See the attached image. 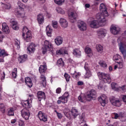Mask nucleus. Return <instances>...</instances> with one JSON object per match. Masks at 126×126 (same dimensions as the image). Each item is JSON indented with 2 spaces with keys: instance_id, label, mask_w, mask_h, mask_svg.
Segmentation results:
<instances>
[{
  "instance_id": "obj_27",
  "label": "nucleus",
  "mask_w": 126,
  "mask_h": 126,
  "mask_svg": "<svg viewBox=\"0 0 126 126\" xmlns=\"http://www.w3.org/2000/svg\"><path fill=\"white\" fill-rule=\"evenodd\" d=\"M113 60L115 62V63H118V62H120L123 61L124 59L119 54H115L113 56Z\"/></svg>"
},
{
  "instance_id": "obj_22",
  "label": "nucleus",
  "mask_w": 126,
  "mask_h": 126,
  "mask_svg": "<svg viewBox=\"0 0 126 126\" xmlns=\"http://www.w3.org/2000/svg\"><path fill=\"white\" fill-rule=\"evenodd\" d=\"M37 97L39 101H41L44 99H46V94L42 91H39L37 94Z\"/></svg>"
},
{
  "instance_id": "obj_55",
  "label": "nucleus",
  "mask_w": 126,
  "mask_h": 126,
  "mask_svg": "<svg viewBox=\"0 0 126 126\" xmlns=\"http://www.w3.org/2000/svg\"><path fill=\"white\" fill-rule=\"evenodd\" d=\"M52 26L54 27V28H58V22L53 21L52 22Z\"/></svg>"
},
{
  "instance_id": "obj_32",
  "label": "nucleus",
  "mask_w": 126,
  "mask_h": 126,
  "mask_svg": "<svg viewBox=\"0 0 126 126\" xmlns=\"http://www.w3.org/2000/svg\"><path fill=\"white\" fill-rule=\"evenodd\" d=\"M78 99L80 102H82V103H85L86 101H88V100H87V96L86 97L85 95L84 94H81L79 95Z\"/></svg>"
},
{
  "instance_id": "obj_3",
  "label": "nucleus",
  "mask_w": 126,
  "mask_h": 126,
  "mask_svg": "<svg viewBox=\"0 0 126 126\" xmlns=\"http://www.w3.org/2000/svg\"><path fill=\"white\" fill-rule=\"evenodd\" d=\"M120 52L124 56H126V38L122 36L117 39Z\"/></svg>"
},
{
  "instance_id": "obj_29",
  "label": "nucleus",
  "mask_w": 126,
  "mask_h": 126,
  "mask_svg": "<svg viewBox=\"0 0 126 126\" xmlns=\"http://www.w3.org/2000/svg\"><path fill=\"white\" fill-rule=\"evenodd\" d=\"M40 84L42 85L43 87H45V86L47 85L46 77H45V75L42 74L40 76Z\"/></svg>"
},
{
  "instance_id": "obj_21",
  "label": "nucleus",
  "mask_w": 126,
  "mask_h": 126,
  "mask_svg": "<svg viewBox=\"0 0 126 126\" xmlns=\"http://www.w3.org/2000/svg\"><path fill=\"white\" fill-rule=\"evenodd\" d=\"M2 30L4 33L5 34H9L10 33V30H9V27L6 24V23H3L2 24Z\"/></svg>"
},
{
  "instance_id": "obj_59",
  "label": "nucleus",
  "mask_w": 126,
  "mask_h": 126,
  "mask_svg": "<svg viewBox=\"0 0 126 126\" xmlns=\"http://www.w3.org/2000/svg\"><path fill=\"white\" fill-rule=\"evenodd\" d=\"M56 92L57 94H61V93L62 92V88H58L56 90Z\"/></svg>"
},
{
  "instance_id": "obj_31",
  "label": "nucleus",
  "mask_w": 126,
  "mask_h": 126,
  "mask_svg": "<svg viewBox=\"0 0 126 126\" xmlns=\"http://www.w3.org/2000/svg\"><path fill=\"white\" fill-rule=\"evenodd\" d=\"M18 61L19 63H24V62H26V61H27V55H24L21 56H20L18 58Z\"/></svg>"
},
{
  "instance_id": "obj_19",
  "label": "nucleus",
  "mask_w": 126,
  "mask_h": 126,
  "mask_svg": "<svg viewBox=\"0 0 126 126\" xmlns=\"http://www.w3.org/2000/svg\"><path fill=\"white\" fill-rule=\"evenodd\" d=\"M38 118L40 121H42V122H47V121H48V117L47 115L41 111L38 112Z\"/></svg>"
},
{
  "instance_id": "obj_13",
  "label": "nucleus",
  "mask_w": 126,
  "mask_h": 126,
  "mask_svg": "<svg viewBox=\"0 0 126 126\" xmlns=\"http://www.w3.org/2000/svg\"><path fill=\"white\" fill-rule=\"evenodd\" d=\"M93 98H96V91L94 90H92L87 93V100L91 101Z\"/></svg>"
},
{
  "instance_id": "obj_10",
  "label": "nucleus",
  "mask_w": 126,
  "mask_h": 126,
  "mask_svg": "<svg viewBox=\"0 0 126 126\" xmlns=\"http://www.w3.org/2000/svg\"><path fill=\"white\" fill-rule=\"evenodd\" d=\"M110 102L115 107H121L122 106V101L120 99L115 98L114 96H111L110 98Z\"/></svg>"
},
{
  "instance_id": "obj_11",
  "label": "nucleus",
  "mask_w": 126,
  "mask_h": 126,
  "mask_svg": "<svg viewBox=\"0 0 126 126\" xmlns=\"http://www.w3.org/2000/svg\"><path fill=\"white\" fill-rule=\"evenodd\" d=\"M84 68L86 70L84 78L89 79V78L92 76V72H91V70H90V68H89V65H88L87 63H85Z\"/></svg>"
},
{
  "instance_id": "obj_40",
  "label": "nucleus",
  "mask_w": 126,
  "mask_h": 126,
  "mask_svg": "<svg viewBox=\"0 0 126 126\" xmlns=\"http://www.w3.org/2000/svg\"><path fill=\"white\" fill-rule=\"evenodd\" d=\"M96 50L99 54H102L103 53V46L100 44H97L95 46Z\"/></svg>"
},
{
  "instance_id": "obj_15",
  "label": "nucleus",
  "mask_w": 126,
  "mask_h": 126,
  "mask_svg": "<svg viewBox=\"0 0 126 126\" xmlns=\"http://www.w3.org/2000/svg\"><path fill=\"white\" fill-rule=\"evenodd\" d=\"M78 27L81 31H85L87 29V25L82 21H78Z\"/></svg>"
},
{
  "instance_id": "obj_46",
  "label": "nucleus",
  "mask_w": 126,
  "mask_h": 126,
  "mask_svg": "<svg viewBox=\"0 0 126 126\" xmlns=\"http://www.w3.org/2000/svg\"><path fill=\"white\" fill-rule=\"evenodd\" d=\"M56 10L57 12H58V13H60V14H62V15L65 14V12L64 11V10H63L61 7H57Z\"/></svg>"
},
{
  "instance_id": "obj_54",
  "label": "nucleus",
  "mask_w": 126,
  "mask_h": 126,
  "mask_svg": "<svg viewBox=\"0 0 126 126\" xmlns=\"http://www.w3.org/2000/svg\"><path fill=\"white\" fill-rule=\"evenodd\" d=\"M15 45L17 48L18 50H19L20 49V41H18L17 40H15Z\"/></svg>"
},
{
  "instance_id": "obj_1",
  "label": "nucleus",
  "mask_w": 126,
  "mask_h": 126,
  "mask_svg": "<svg viewBox=\"0 0 126 126\" xmlns=\"http://www.w3.org/2000/svg\"><path fill=\"white\" fill-rule=\"evenodd\" d=\"M33 98H34V95L32 94L29 95V98L27 100H22L21 101V105L24 107V109L21 110V114L24 119L26 121L29 120V117H30V112H29V110L26 108H31L32 107V100H33Z\"/></svg>"
},
{
  "instance_id": "obj_17",
  "label": "nucleus",
  "mask_w": 126,
  "mask_h": 126,
  "mask_svg": "<svg viewBox=\"0 0 126 126\" xmlns=\"http://www.w3.org/2000/svg\"><path fill=\"white\" fill-rule=\"evenodd\" d=\"M98 100L102 107L106 106V101L107 100V96L106 95L102 94L101 96L98 97Z\"/></svg>"
},
{
  "instance_id": "obj_61",
  "label": "nucleus",
  "mask_w": 126,
  "mask_h": 126,
  "mask_svg": "<svg viewBox=\"0 0 126 126\" xmlns=\"http://www.w3.org/2000/svg\"><path fill=\"white\" fill-rule=\"evenodd\" d=\"M3 38L4 37L3 36V35L1 33V32L0 31V42H2V40H3Z\"/></svg>"
},
{
  "instance_id": "obj_14",
  "label": "nucleus",
  "mask_w": 126,
  "mask_h": 126,
  "mask_svg": "<svg viewBox=\"0 0 126 126\" xmlns=\"http://www.w3.org/2000/svg\"><path fill=\"white\" fill-rule=\"evenodd\" d=\"M68 17L72 23H74L75 20L77 18V14L74 12L73 11H70L68 13Z\"/></svg>"
},
{
  "instance_id": "obj_36",
  "label": "nucleus",
  "mask_w": 126,
  "mask_h": 126,
  "mask_svg": "<svg viewBox=\"0 0 126 126\" xmlns=\"http://www.w3.org/2000/svg\"><path fill=\"white\" fill-rule=\"evenodd\" d=\"M2 7L3 9L5 10H8L11 8V4L9 3H6L5 4L2 3Z\"/></svg>"
},
{
  "instance_id": "obj_28",
  "label": "nucleus",
  "mask_w": 126,
  "mask_h": 126,
  "mask_svg": "<svg viewBox=\"0 0 126 126\" xmlns=\"http://www.w3.org/2000/svg\"><path fill=\"white\" fill-rule=\"evenodd\" d=\"M70 73L72 76L75 79H77V78H79V76L81 75V74H80V72H77L75 70L73 72L72 70L70 71Z\"/></svg>"
},
{
  "instance_id": "obj_49",
  "label": "nucleus",
  "mask_w": 126,
  "mask_h": 126,
  "mask_svg": "<svg viewBox=\"0 0 126 126\" xmlns=\"http://www.w3.org/2000/svg\"><path fill=\"white\" fill-rule=\"evenodd\" d=\"M119 91H121V92H126V85H124L122 87H119Z\"/></svg>"
},
{
  "instance_id": "obj_30",
  "label": "nucleus",
  "mask_w": 126,
  "mask_h": 126,
  "mask_svg": "<svg viewBox=\"0 0 126 126\" xmlns=\"http://www.w3.org/2000/svg\"><path fill=\"white\" fill-rule=\"evenodd\" d=\"M7 56H8V54L5 52V50L0 49V57H7ZM2 62H3V59L0 58V63Z\"/></svg>"
},
{
  "instance_id": "obj_51",
  "label": "nucleus",
  "mask_w": 126,
  "mask_h": 126,
  "mask_svg": "<svg viewBox=\"0 0 126 126\" xmlns=\"http://www.w3.org/2000/svg\"><path fill=\"white\" fill-rule=\"evenodd\" d=\"M0 110L2 111V113L5 112V109H4V104L3 103L0 104Z\"/></svg>"
},
{
  "instance_id": "obj_50",
  "label": "nucleus",
  "mask_w": 126,
  "mask_h": 126,
  "mask_svg": "<svg viewBox=\"0 0 126 126\" xmlns=\"http://www.w3.org/2000/svg\"><path fill=\"white\" fill-rule=\"evenodd\" d=\"M70 113V111H69V109H66L64 110V114L66 117H68L69 116H70L69 114Z\"/></svg>"
},
{
  "instance_id": "obj_16",
  "label": "nucleus",
  "mask_w": 126,
  "mask_h": 126,
  "mask_svg": "<svg viewBox=\"0 0 126 126\" xmlns=\"http://www.w3.org/2000/svg\"><path fill=\"white\" fill-rule=\"evenodd\" d=\"M121 31V29L116 25H112L110 28V32H111L113 34V35H117L118 34L119 32Z\"/></svg>"
},
{
  "instance_id": "obj_18",
  "label": "nucleus",
  "mask_w": 126,
  "mask_h": 126,
  "mask_svg": "<svg viewBox=\"0 0 126 126\" xmlns=\"http://www.w3.org/2000/svg\"><path fill=\"white\" fill-rule=\"evenodd\" d=\"M59 23L63 28H66V27L68 26V23L67 22V21L63 18H61L60 19Z\"/></svg>"
},
{
  "instance_id": "obj_23",
  "label": "nucleus",
  "mask_w": 126,
  "mask_h": 126,
  "mask_svg": "<svg viewBox=\"0 0 126 126\" xmlns=\"http://www.w3.org/2000/svg\"><path fill=\"white\" fill-rule=\"evenodd\" d=\"M72 54L76 58H80L81 57V51L80 49L75 48L73 49Z\"/></svg>"
},
{
  "instance_id": "obj_52",
  "label": "nucleus",
  "mask_w": 126,
  "mask_h": 126,
  "mask_svg": "<svg viewBox=\"0 0 126 126\" xmlns=\"http://www.w3.org/2000/svg\"><path fill=\"white\" fill-rule=\"evenodd\" d=\"M79 119L81 121V123H85V115L84 114H82L81 116L79 117Z\"/></svg>"
},
{
  "instance_id": "obj_33",
  "label": "nucleus",
  "mask_w": 126,
  "mask_h": 126,
  "mask_svg": "<svg viewBox=\"0 0 126 126\" xmlns=\"http://www.w3.org/2000/svg\"><path fill=\"white\" fill-rule=\"evenodd\" d=\"M25 83H26L27 86L30 88H31L33 86V84L32 83V81L29 77H27L25 78Z\"/></svg>"
},
{
  "instance_id": "obj_20",
  "label": "nucleus",
  "mask_w": 126,
  "mask_h": 126,
  "mask_svg": "<svg viewBox=\"0 0 126 126\" xmlns=\"http://www.w3.org/2000/svg\"><path fill=\"white\" fill-rule=\"evenodd\" d=\"M107 34V31L106 29H101L97 32V36L98 38H104Z\"/></svg>"
},
{
  "instance_id": "obj_48",
  "label": "nucleus",
  "mask_w": 126,
  "mask_h": 126,
  "mask_svg": "<svg viewBox=\"0 0 126 126\" xmlns=\"http://www.w3.org/2000/svg\"><path fill=\"white\" fill-rule=\"evenodd\" d=\"M8 116H14V110L13 108H11L8 110Z\"/></svg>"
},
{
  "instance_id": "obj_56",
  "label": "nucleus",
  "mask_w": 126,
  "mask_h": 126,
  "mask_svg": "<svg viewBox=\"0 0 126 126\" xmlns=\"http://www.w3.org/2000/svg\"><path fill=\"white\" fill-rule=\"evenodd\" d=\"M113 115H114V119L115 120H118V119H120V113L118 114L117 113H114Z\"/></svg>"
},
{
  "instance_id": "obj_12",
  "label": "nucleus",
  "mask_w": 126,
  "mask_h": 126,
  "mask_svg": "<svg viewBox=\"0 0 126 126\" xmlns=\"http://www.w3.org/2000/svg\"><path fill=\"white\" fill-rule=\"evenodd\" d=\"M56 55H58V56L68 55V50L65 47H62L56 51Z\"/></svg>"
},
{
  "instance_id": "obj_5",
  "label": "nucleus",
  "mask_w": 126,
  "mask_h": 126,
  "mask_svg": "<svg viewBox=\"0 0 126 126\" xmlns=\"http://www.w3.org/2000/svg\"><path fill=\"white\" fill-rule=\"evenodd\" d=\"M97 76L99 79L103 81L104 83H108L109 84L111 83V81H112L111 76L109 74L98 72H97Z\"/></svg>"
},
{
  "instance_id": "obj_60",
  "label": "nucleus",
  "mask_w": 126,
  "mask_h": 126,
  "mask_svg": "<svg viewBox=\"0 0 126 126\" xmlns=\"http://www.w3.org/2000/svg\"><path fill=\"white\" fill-rule=\"evenodd\" d=\"M19 126H24V122L22 120H19Z\"/></svg>"
},
{
  "instance_id": "obj_58",
  "label": "nucleus",
  "mask_w": 126,
  "mask_h": 126,
  "mask_svg": "<svg viewBox=\"0 0 126 126\" xmlns=\"http://www.w3.org/2000/svg\"><path fill=\"white\" fill-rule=\"evenodd\" d=\"M55 112L57 113L58 118L59 119H62V118H63V115H62L60 113L57 112V110H55Z\"/></svg>"
},
{
  "instance_id": "obj_6",
  "label": "nucleus",
  "mask_w": 126,
  "mask_h": 126,
  "mask_svg": "<svg viewBox=\"0 0 126 126\" xmlns=\"http://www.w3.org/2000/svg\"><path fill=\"white\" fill-rule=\"evenodd\" d=\"M23 37L24 39L26 42H30L32 38V34H31V31H30L27 27H24L23 29Z\"/></svg>"
},
{
  "instance_id": "obj_63",
  "label": "nucleus",
  "mask_w": 126,
  "mask_h": 126,
  "mask_svg": "<svg viewBox=\"0 0 126 126\" xmlns=\"http://www.w3.org/2000/svg\"><path fill=\"white\" fill-rule=\"evenodd\" d=\"M16 121H17L16 119H12L11 120V124L12 125V126H13L14 124L16 123Z\"/></svg>"
},
{
  "instance_id": "obj_4",
  "label": "nucleus",
  "mask_w": 126,
  "mask_h": 126,
  "mask_svg": "<svg viewBox=\"0 0 126 126\" xmlns=\"http://www.w3.org/2000/svg\"><path fill=\"white\" fill-rule=\"evenodd\" d=\"M17 5L18 9H20V10H22V11H18L16 13V15H17L18 17H21V18H23V19H26L27 17L25 16V11H24V9L26 7V6L20 1H18Z\"/></svg>"
},
{
  "instance_id": "obj_57",
  "label": "nucleus",
  "mask_w": 126,
  "mask_h": 126,
  "mask_svg": "<svg viewBox=\"0 0 126 126\" xmlns=\"http://www.w3.org/2000/svg\"><path fill=\"white\" fill-rule=\"evenodd\" d=\"M119 116L120 118H126V114L125 112H120Z\"/></svg>"
},
{
  "instance_id": "obj_9",
  "label": "nucleus",
  "mask_w": 126,
  "mask_h": 126,
  "mask_svg": "<svg viewBox=\"0 0 126 126\" xmlns=\"http://www.w3.org/2000/svg\"><path fill=\"white\" fill-rule=\"evenodd\" d=\"M99 10L101 12L97 13V14H101L102 16L104 17V19H106V17H108V16H109V14H108L106 6L104 3L100 4Z\"/></svg>"
},
{
  "instance_id": "obj_35",
  "label": "nucleus",
  "mask_w": 126,
  "mask_h": 126,
  "mask_svg": "<svg viewBox=\"0 0 126 126\" xmlns=\"http://www.w3.org/2000/svg\"><path fill=\"white\" fill-rule=\"evenodd\" d=\"M10 22L12 24V29L14 30H18L19 27H18L17 22L15 21L14 20H13Z\"/></svg>"
},
{
  "instance_id": "obj_7",
  "label": "nucleus",
  "mask_w": 126,
  "mask_h": 126,
  "mask_svg": "<svg viewBox=\"0 0 126 126\" xmlns=\"http://www.w3.org/2000/svg\"><path fill=\"white\" fill-rule=\"evenodd\" d=\"M68 97H69V94L68 92H66L65 93L61 96L58 98V100L57 101V104L60 105L61 104H66L68 101Z\"/></svg>"
},
{
  "instance_id": "obj_44",
  "label": "nucleus",
  "mask_w": 126,
  "mask_h": 126,
  "mask_svg": "<svg viewBox=\"0 0 126 126\" xmlns=\"http://www.w3.org/2000/svg\"><path fill=\"white\" fill-rule=\"evenodd\" d=\"M98 63L99 65H100L101 67H103V68H107V67H108V66L107 65V63H106L104 61H99Z\"/></svg>"
},
{
  "instance_id": "obj_45",
  "label": "nucleus",
  "mask_w": 126,
  "mask_h": 126,
  "mask_svg": "<svg viewBox=\"0 0 126 126\" xmlns=\"http://www.w3.org/2000/svg\"><path fill=\"white\" fill-rule=\"evenodd\" d=\"M65 0H54V2L58 5H63Z\"/></svg>"
},
{
  "instance_id": "obj_37",
  "label": "nucleus",
  "mask_w": 126,
  "mask_h": 126,
  "mask_svg": "<svg viewBox=\"0 0 126 126\" xmlns=\"http://www.w3.org/2000/svg\"><path fill=\"white\" fill-rule=\"evenodd\" d=\"M46 34L48 37H52V33H53V30L50 26L46 27Z\"/></svg>"
},
{
  "instance_id": "obj_2",
  "label": "nucleus",
  "mask_w": 126,
  "mask_h": 126,
  "mask_svg": "<svg viewBox=\"0 0 126 126\" xmlns=\"http://www.w3.org/2000/svg\"><path fill=\"white\" fill-rule=\"evenodd\" d=\"M96 18L97 20H94L90 23V25L91 28H99V27L105 26L106 20L102 14H97Z\"/></svg>"
},
{
  "instance_id": "obj_41",
  "label": "nucleus",
  "mask_w": 126,
  "mask_h": 126,
  "mask_svg": "<svg viewBox=\"0 0 126 126\" xmlns=\"http://www.w3.org/2000/svg\"><path fill=\"white\" fill-rule=\"evenodd\" d=\"M111 87L113 90L115 91H119L120 87L118 86V84L116 83H112Z\"/></svg>"
},
{
  "instance_id": "obj_43",
  "label": "nucleus",
  "mask_w": 126,
  "mask_h": 126,
  "mask_svg": "<svg viewBox=\"0 0 126 126\" xmlns=\"http://www.w3.org/2000/svg\"><path fill=\"white\" fill-rule=\"evenodd\" d=\"M57 65L62 67L64 66V62H63V59L60 58L57 61Z\"/></svg>"
},
{
  "instance_id": "obj_34",
  "label": "nucleus",
  "mask_w": 126,
  "mask_h": 126,
  "mask_svg": "<svg viewBox=\"0 0 126 126\" xmlns=\"http://www.w3.org/2000/svg\"><path fill=\"white\" fill-rule=\"evenodd\" d=\"M35 47V44L33 43H31L27 48L28 52H29V53L35 52V50H36Z\"/></svg>"
},
{
  "instance_id": "obj_38",
  "label": "nucleus",
  "mask_w": 126,
  "mask_h": 126,
  "mask_svg": "<svg viewBox=\"0 0 126 126\" xmlns=\"http://www.w3.org/2000/svg\"><path fill=\"white\" fill-rule=\"evenodd\" d=\"M37 19L39 24H43L44 23V16L43 15H38Z\"/></svg>"
},
{
  "instance_id": "obj_39",
  "label": "nucleus",
  "mask_w": 126,
  "mask_h": 126,
  "mask_svg": "<svg viewBox=\"0 0 126 126\" xmlns=\"http://www.w3.org/2000/svg\"><path fill=\"white\" fill-rule=\"evenodd\" d=\"M116 63H117L119 69H122V68H124V66H125V63L124 62V60L116 62Z\"/></svg>"
},
{
  "instance_id": "obj_8",
  "label": "nucleus",
  "mask_w": 126,
  "mask_h": 126,
  "mask_svg": "<svg viewBox=\"0 0 126 126\" xmlns=\"http://www.w3.org/2000/svg\"><path fill=\"white\" fill-rule=\"evenodd\" d=\"M54 50V46H53V44L48 40H45L44 41V49L42 51L43 54H45L47 53V51H49L52 52Z\"/></svg>"
},
{
  "instance_id": "obj_47",
  "label": "nucleus",
  "mask_w": 126,
  "mask_h": 126,
  "mask_svg": "<svg viewBox=\"0 0 126 126\" xmlns=\"http://www.w3.org/2000/svg\"><path fill=\"white\" fill-rule=\"evenodd\" d=\"M12 76L14 78H16L17 76V68H15L12 72Z\"/></svg>"
},
{
  "instance_id": "obj_26",
  "label": "nucleus",
  "mask_w": 126,
  "mask_h": 126,
  "mask_svg": "<svg viewBox=\"0 0 126 126\" xmlns=\"http://www.w3.org/2000/svg\"><path fill=\"white\" fill-rule=\"evenodd\" d=\"M55 43L57 46H60L63 44V37L61 36H57L55 39Z\"/></svg>"
},
{
  "instance_id": "obj_25",
  "label": "nucleus",
  "mask_w": 126,
  "mask_h": 126,
  "mask_svg": "<svg viewBox=\"0 0 126 126\" xmlns=\"http://www.w3.org/2000/svg\"><path fill=\"white\" fill-rule=\"evenodd\" d=\"M85 52L87 55L88 57H92V55H93L92 49L88 46L85 47Z\"/></svg>"
},
{
  "instance_id": "obj_53",
  "label": "nucleus",
  "mask_w": 126,
  "mask_h": 126,
  "mask_svg": "<svg viewBox=\"0 0 126 126\" xmlns=\"http://www.w3.org/2000/svg\"><path fill=\"white\" fill-rule=\"evenodd\" d=\"M64 76L67 82H68V81H69V79H70V76L67 73H65Z\"/></svg>"
},
{
  "instance_id": "obj_42",
  "label": "nucleus",
  "mask_w": 126,
  "mask_h": 126,
  "mask_svg": "<svg viewBox=\"0 0 126 126\" xmlns=\"http://www.w3.org/2000/svg\"><path fill=\"white\" fill-rule=\"evenodd\" d=\"M71 113L72 114V116L73 117H77V116H78V111H77V109L74 108H72Z\"/></svg>"
},
{
  "instance_id": "obj_62",
  "label": "nucleus",
  "mask_w": 126,
  "mask_h": 126,
  "mask_svg": "<svg viewBox=\"0 0 126 126\" xmlns=\"http://www.w3.org/2000/svg\"><path fill=\"white\" fill-rule=\"evenodd\" d=\"M104 85H103V83L100 82L98 86V89H102L103 88Z\"/></svg>"
},
{
  "instance_id": "obj_24",
  "label": "nucleus",
  "mask_w": 126,
  "mask_h": 126,
  "mask_svg": "<svg viewBox=\"0 0 126 126\" xmlns=\"http://www.w3.org/2000/svg\"><path fill=\"white\" fill-rule=\"evenodd\" d=\"M43 65H41L39 67V71L41 74L45 73V71L47 70V65H46V63L44 62L43 63Z\"/></svg>"
},
{
  "instance_id": "obj_64",
  "label": "nucleus",
  "mask_w": 126,
  "mask_h": 126,
  "mask_svg": "<svg viewBox=\"0 0 126 126\" xmlns=\"http://www.w3.org/2000/svg\"><path fill=\"white\" fill-rule=\"evenodd\" d=\"M122 100L123 101H124V102H125V103H126V95H123L122 97Z\"/></svg>"
}]
</instances>
